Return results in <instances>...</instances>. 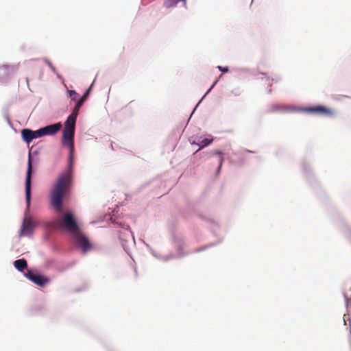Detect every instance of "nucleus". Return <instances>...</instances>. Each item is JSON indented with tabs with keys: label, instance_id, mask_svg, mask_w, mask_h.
Here are the masks:
<instances>
[{
	"label": "nucleus",
	"instance_id": "1",
	"mask_svg": "<svg viewBox=\"0 0 351 351\" xmlns=\"http://www.w3.org/2000/svg\"><path fill=\"white\" fill-rule=\"evenodd\" d=\"M72 182L73 170L71 160L69 169L61 173L54 182L50 192L49 201L56 212L62 214L53 220V224L73 234L80 230V226L72 211L63 212V200L64 197L69 194Z\"/></svg>",
	"mask_w": 351,
	"mask_h": 351
},
{
	"label": "nucleus",
	"instance_id": "2",
	"mask_svg": "<svg viewBox=\"0 0 351 351\" xmlns=\"http://www.w3.org/2000/svg\"><path fill=\"white\" fill-rule=\"evenodd\" d=\"M78 113L73 111L65 121L63 130L62 143L68 146L71 151L73 149V138L75 133V121Z\"/></svg>",
	"mask_w": 351,
	"mask_h": 351
},
{
	"label": "nucleus",
	"instance_id": "3",
	"mask_svg": "<svg viewBox=\"0 0 351 351\" xmlns=\"http://www.w3.org/2000/svg\"><path fill=\"white\" fill-rule=\"evenodd\" d=\"M32 158L30 154L29 155V160L27 164V171L25 178V198L27 208L29 207L31 201V186H32Z\"/></svg>",
	"mask_w": 351,
	"mask_h": 351
},
{
	"label": "nucleus",
	"instance_id": "4",
	"mask_svg": "<svg viewBox=\"0 0 351 351\" xmlns=\"http://www.w3.org/2000/svg\"><path fill=\"white\" fill-rule=\"evenodd\" d=\"M303 112L313 113L316 114L332 117L334 115V110L324 106H316L313 107L304 108L302 110Z\"/></svg>",
	"mask_w": 351,
	"mask_h": 351
},
{
	"label": "nucleus",
	"instance_id": "5",
	"mask_svg": "<svg viewBox=\"0 0 351 351\" xmlns=\"http://www.w3.org/2000/svg\"><path fill=\"white\" fill-rule=\"evenodd\" d=\"M36 223L30 217H25L20 230L19 237H22L23 236L32 235Z\"/></svg>",
	"mask_w": 351,
	"mask_h": 351
},
{
	"label": "nucleus",
	"instance_id": "6",
	"mask_svg": "<svg viewBox=\"0 0 351 351\" xmlns=\"http://www.w3.org/2000/svg\"><path fill=\"white\" fill-rule=\"evenodd\" d=\"M25 276L34 284L40 287H44L50 282L49 278L34 273L32 271H28Z\"/></svg>",
	"mask_w": 351,
	"mask_h": 351
},
{
	"label": "nucleus",
	"instance_id": "7",
	"mask_svg": "<svg viewBox=\"0 0 351 351\" xmlns=\"http://www.w3.org/2000/svg\"><path fill=\"white\" fill-rule=\"evenodd\" d=\"M77 245L82 250L83 252H86L90 248V243L88 239L80 232V230L77 232L73 234Z\"/></svg>",
	"mask_w": 351,
	"mask_h": 351
},
{
	"label": "nucleus",
	"instance_id": "8",
	"mask_svg": "<svg viewBox=\"0 0 351 351\" xmlns=\"http://www.w3.org/2000/svg\"><path fill=\"white\" fill-rule=\"evenodd\" d=\"M61 128L62 124L60 123L49 125L46 127L42 128L43 135H53L56 134L61 129Z\"/></svg>",
	"mask_w": 351,
	"mask_h": 351
},
{
	"label": "nucleus",
	"instance_id": "9",
	"mask_svg": "<svg viewBox=\"0 0 351 351\" xmlns=\"http://www.w3.org/2000/svg\"><path fill=\"white\" fill-rule=\"evenodd\" d=\"M93 86V83L90 85V86L88 88V89L85 92V93L83 95V96L77 101V102L76 103V104L73 108V111L78 113L80 108H81V106L83 105L84 102L86 101V99L88 97V95L92 90Z\"/></svg>",
	"mask_w": 351,
	"mask_h": 351
},
{
	"label": "nucleus",
	"instance_id": "10",
	"mask_svg": "<svg viewBox=\"0 0 351 351\" xmlns=\"http://www.w3.org/2000/svg\"><path fill=\"white\" fill-rule=\"evenodd\" d=\"M33 134V130L30 129H23L21 130L22 138L27 143H29L34 139Z\"/></svg>",
	"mask_w": 351,
	"mask_h": 351
},
{
	"label": "nucleus",
	"instance_id": "11",
	"mask_svg": "<svg viewBox=\"0 0 351 351\" xmlns=\"http://www.w3.org/2000/svg\"><path fill=\"white\" fill-rule=\"evenodd\" d=\"M14 265L20 271H23L27 267V263L25 259H19L15 261Z\"/></svg>",
	"mask_w": 351,
	"mask_h": 351
},
{
	"label": "nucleus",
	"instance_id": "12",
	"mask_svg": "<svg viewBox=\"0 0 351 351\" xmlns=\"http://www.w3.org/2000/svg\"><path fill=\"white\" fill-rule=\"evenodd\" d=\"M213 141V138H205L204 139H198V142L197 143V144L200 147V148H203L206 146H207L208 145H209L211 142Z\"/></svg>",
	"mask_w": 351,
	"mask_h": 351
},
{
	"label": "nucleus",
	"instance_id": "13",
	"mask_svg": "<svg viewBox=\"0 0 351 351\" xmlns=\"http://www.w3.org/2000/svg\"><path fill=\"white\" fill-rule=\"evenodd\" d=\"M33 135L34 136V138H40L41 136H43V130L42 128L38 130H36V131H33Z\"/></svg>",
	"mask_w": 351,
	"mask_h": 351
},
{
	"label": "nucleus",
	"instance_id": "14",
	"mask_svg": "<svg viewBox=\"0 0 351 351\" xmlns=\"http://www.w3.org/2000/svg\"><path fill=\"white\" fill-rule=\"evenodd\" d=\"M216 154L219 155V159H218V160H219V167H218V171H219L221 167V166H222V164L223 162V156H222L221 152H217Z\"/></svg>",
	"mask_w": 351,
	"mask_h": 351
},
{
	"label": "nucleus",
	"instance_id": "15",
	"mask_svg": "<svg viewBox=\"0 0 351 351\" xmlns=\"http://www.w3.org/2000/svg\"><path fill=\"white\" fill-rule=\"evenodd\" d=\"M69 97L72 99H75V97H76V95H77V93L75 91V90H71L69 91Z\"/></svg>",
	"mask_w": 351,
	"mask_h": 351
},
{
	"label": "nucleus",
	"instance_id": "16",
	"mask_svg": "<svg viewBox=\"0 0 351 351\" xmlns=\"http://www.w3.org/2000/svg\"><path fill=\"white\" fill-rule=\"evenodd\" d=\"M217 69H218L219 71H222L223 73H227V72H228V71H229V69H228V67H227V66H226V67H222V66H217Z\"/></svg>",
	"mask_w": 351,
	"mask_h": 351
},
{
	"label": "nucleus",
	"instance_id": "17",
	"mask_svg": "<svg viewBox=\"0 0 351 351\" xmlns=\"http://www.w3.org/2000/svg\"><path fill=\"white\" fill-rule=\"evenodd\" d=\"M174 2L175 1H171V2H167L165 3L166 6L167 8H170V7H172V6H175L176 5H174Z\"/></svg>",
	"mask_w": 351,
	"mask_h": 351
},
{
	"label": "nucleus",
	"instance_id": "18",
	"mask_svg": "<svg viewBox=\"0 0 351 351\" xmlns=\"http://www.w3.org/2000/svg\"><path fill=\"white\" fill-rule=\"evenodd\" d=\"M186 0H182V1H185ZM179 1H181V0H176L174 2V5H176Z\"/></svg>",
	"mask_w": 351,
	"mask_h": 351
}]
</instances>
